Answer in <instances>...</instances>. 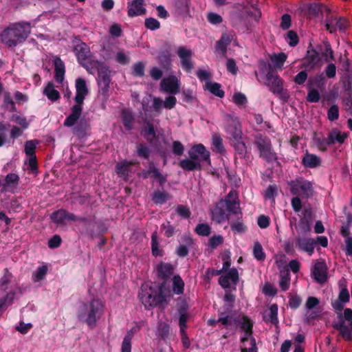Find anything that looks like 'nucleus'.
<instances>
[{"label": "nucleus", "mask_w": 352, "mask_h": 352, "mask_svg": "<svg viewBox=\"0 0 352 352\" xmlns=\"http://www.w3.org/2000/svg\"><path fill=\"white\" fill-rule=\"evenodd\" d=\"M104 311V304L101 300L93 298L79 306L76 316L80 322L85 323L90 329L96 327Z\"/></svg>", "instance_id": "nucleus-1"}, {"label": "nucleus", "mask_w": 352, "mask_h": 352, "mask_svg": "<svg viewBox=\"0 0 352 352\" xmlns=\"http://www.w3.org/2000/svg\"><path fill=\"white\" fill-rule=\"evenodd\" d=\"M31 33V25L28 22L11 24L1 34V39L8 48H14L23 43Z\"/></svg>", "instance_id": "nucleus-2"}, {"label": "nucleus", "mask_w": 352, "mask_h": 352, "mask_svg": "<svg viewBox=\"0 0 352 352\" xmlns=\"http://www.w3.org/2000/svg\"><path fill=\"white\" fill-rule=\"evenodd\" d=\"M189 158L179 161V166L186 171L200 170L201 162L210 164V153L202 144L193 145L188 151Z\"/></svg>", "instance_id": "nucleus-3"}, {"label": "nucleus", "mask_w": 352, "mask_h": 352, "mask_svg": "<svg viewBox=\"0 0 352 352\" xmlns=\"http://www.w3.org/2000/svg\"><path fill=\"white\" fill-rule=\"evenodd\" d=\"M76 96L74 100L76 104L72 107L71 113L65 118L64 121V126H72L77 120L80 118L82 107V104L84 102L86 96L89 94V89L87 86L85 80L82 78H78L75 81Z\"/></svg>", "instance_id": "nucleus-4"}, {"label": "nucleus", "mask_w": 352, "mask_h": 352, "mask_svg": "<svg viewBox=\"0 0 352 352\" xmlns=\"http://www.w3.org/2000/svg\"><path fill=\"white\" fill-rule=\"evenodd\" d=\"M253 144L257 148L259 157L268 163L277 161V154L273 148L271 140L267 136L262 133L254 135Z\"/></svg>", "instance_id": "nucleus-5"}, {"label": "nucleus", "mask_w": 352, "mask_h": 352, "mask_svg": "<svg viewBox=\"0 0 352 352\" xmlns=\"http://www.w3.org/2000/svg\"><path fill=\"white\" fill-rule=\"evenodd\" d=\"M266 79L269 82L270 90L278 96L283 102H287L289 98L288 91L283 89V81L273 70L270 69L266 74Z\"/></svg>", "instance_id": "nucleus-6"}, {"label": "nucleus", "mask_w": 352, "mask_h": 352, "mask_svg": "<svg viewBox=\"0 0 352 352\" xmlns=\"http://www.w3.org/2000/svg\"><path fill=\"white\" fill-rule=\"evenodd\" d=\"M291 193L294 195L309 198L313 195V186L311 182L299 177L289 182Z\"/></svg>", "instance_id": "nucleus-7"}, {"label": "nucleus", "mask_w": 352, "mask_h": 352, "mask_svg": "<svg viewBox=\"0 0 352 352\" xmlns=\"http://www.w3.org/2000/svg\"><path fill=\"white\" fill-rule=\"evenodd\" d=\"M96 63L99 65L97 78L99 92L104 96H107L111 82L110 70L102 63L97 62Z\"/></svg>", "instance_id": "nucleus-8"}, {"label": "nucleus", "mask_w": 352, "mask_h": 352, "mask_svg": "<svg viewBox=\"0 0 352 352\" xmlns=\"http://www.w3.org/2000/svg\"><path fill=\"white\" fill-rule=\"evenodd\" d=\"M180 60V67L186 73H191L195 63L192 59L193 52L186 46H179L176 50Z\"/></svg>", "instance_id": "nucleus-9"}, {"label": "nucleus", "mask_w": 352, "mask_h": 352, "mask_svg": "<svg viewBox=\"0 0 352 352\" xmlns=\"http://www.w3.org/2000/svg\"><path fill=\"white\" fill-rule=\"evenodd\" d=\"M321 67V59L318 52L314 48L308 47L305 56L302 60L301 67L311 72Z\"/></svg>", "instance_id": "nucleus-10"}, {"label": "nucleus", "mask_w": 352, "mask_h": 352, "mask_svg": "<svg viewBox=\"0 0 352 352\" xmlns=\"http://www.w3.org/2000/svg\"><path fill=\"white\" fill-rule=\"evenodd\" d=\"M73 50L78 63L85 67L87 71H89V67L87 65V61L91 57L89 47L85 43L80 42L74 46Z\"/></svg>", "instance_id": "nucleus-11"}, {"label": "nucleus", "mask_w": 352, "mask_h": 352, "mask_svg": "<svg viewBox=\"0 0 352 352\" xmlns=\"http://www.w3.org/2000/svg\"><path fill=\"white\" fill-rule=\"evenodd\" d=\"M339 321L333 322L332 327L339 331V335L343 338L344 340L347 342L352 341V322L348 325L342 318V315H338Z\"/></svg>", "instance_id": "nucleus-12"}, {"label": "nucleus", "mask_w": 352, "mask_h": 352, "mask_svg": "<svg viewBox=\"0 0 352 352\" xmlns=\"http://www.w3.org/2000/svg\"><path fill=\"white\" fill-rule=\"evenodd\" d=\"M311 273L317 283H324L328 278L327 267L324 261H317L312 268Z\"/></svg>", "instance_id": "nucleus-13"}, {"label": "nucleus", "mask_w": 352, "mask_h": 352, "mask_svg": "<svg viewBox=\"0 0 352 352\" xmlns=\"http://www.w3.org/2000/svg\"><path fill=\"white\" fill-rule=\"evenodd\" d=\"M50 219L58 225H63L66 220L77 221V215L68 212L67 210L61 208L53 212L50 214Z\"/></svg>", "instance_id": "nucleus-14"}, {"label": "nucleus", "mask_w": 352, "mask_h": 352, "mask_svg": "<svg viewBox=\"0 0 352 352\" xmlns=\"http://www.w3.org/2000/svg\"><path fill=\"white\" fill-rule=\"evenodd\" d=\"M162 89L166 93L172 95L179 92V85L175 76H170L162 80L160 83Z\"/></svg>", "instance_id": "nucleus-15"}, {"label": "nucleus", "mask_w": 352, "mask_h": 352, "mask_svg": "<svg viewBox=\"0 0 352 352\" xmlns=\"http://www.w3.org/2000/svg\"><path fill=\"white\" fill-rule=\"evenodd\" d=\"M142 300L146 308L150 309L165 302L166 299L162 294L146 292L142 295Z\"/></svg>", "instance_id": "nucleus-16"}, {"label": "nucleus", "mask_w": 352, "mask_h": 352, "mask_svg": "<svg viewBox=\"0 0 352 352\" xmlns=\"http://www.w3.org/2000/svg\"><path fill=\"white\" fill-rule=\"evenodd\" d=\"M144 0H133L131 2H128V16L129 17H134L145 14L146 10L144 7Z\"/></svg>", "instance_id": "nucleus-17"}, {"label": "nucleus", "mask_w": 352, "mask_h": 352, "mask_svg": "<svg viewBox=\"0 0 352 352\" xmlns=\"http://www.w3.org/2000/svg\"><path fill=\"white\" fill-rule=\"evenodd\" d=\"M316 241L314 239L298 236L296 238V247L311 256L314 252Z\"/></svg>", "instance_id": "nucleus-18"}, {"label": "nucleus", "mask_w": 352, "mask_h": 352, "mask_svg": "<svg viewBox=\"0 0 352 352\" xmlns=\"http://www.w3.org/2000/svg\"><path fill=\"white\" fill-rule=\"evenodd\" d=\"M230 145L234 150L235 155H238L247 162H250V153L248 151L247 146L242 139L237 141H231Z\"/></svg>", "instance_id": "nucleus-19"}, {"label": "nucleus", "mask_w": 352, "mask_h": 352, "mask_svg": "<svg viewBox=\"0 0 352 352\" xmlns=\"http://www.w3.org/2000/svg\"><path fill=\"white\" fill-rule=\"evenodd\" d=\"M156 59L163 70L166 72L171 70L173 66L172 58L171 54L168 50H166L160 51Z\"/></svg>", "instance_id": "nucleus-20"}, {"label": "nucleus", "mask_w": 352, "mask_h": 352, "mask_svg": "<svg viewBox=\"0 0 352 352\" xmlns=\"http://www.w3.org/2000/svg\"><path fill=\"white\" fill-rule=\"evenodd\" d=\"M226 132L232 137L231 141H237L242 139L241 125L236 120H232L227 125Z\"/></svg>", "instance_id": "nucleus-21"}, {"label": "nucleus", "mask_w": 352, "mask_h": 352, "mask_svg": "<svg viewBox=\"0 0 352 352\" xmlns=\"http://www.w3.org/2000/svg\"><path fill=\"white\" fill-rule=\"evenodd\" d=\"M228 308L226 309V311L223 312L221 311H218L219 318L218 321L221 323L224 328L227 330L232 329V327L236 324L239 322V318H234L231 315L226 314L228 312Z\"/></svg>", "instance_id": "nucleus-22"}, {"label": "nucleus", "mask_w": 352, "mask_h": 352, "mask_svg": "<svg viewBox=\"0 0 352 352\" xmlns=\"http://www.w3.org/2000/svg\"><path fill=\"white\" fill-rule=\"evenodd\" d=\"M77 221H80L83 223V227L85 231V234L89 236L91 239L98 236V234L95 231V226L96 222L94 218H87L77 216Z\"/></svg>", "instance_id": "nucleus-23"}, {"label": "nucleus", "mask_w": 352, "mask_h": 352, "mask_svg": "<svg viewBox=\"0 0 352 352\" xmlns=\"http://www.w3.org/2000/svg\"><path fill=\"white\" fill-rule=\"evenodd\" d=\"M159 278L166 282L174 273V267L171 263L161 262L157 266Z\"/></svg>", "instance_id": "nucleus-24"}, {"label": "nucleus", "mask_w": 352, "mask_h": 352, "mask_svg": "<svg viewBox=\"0 0 352 352\" xmlns=\"http://www.w3.org/2000/svg\"><path fill=\"white\" fill-rule=\"evenodd\" d=\"M53 62L54 65V78L58 83L61 84L65 78V63L59 56H56Z\"/></svg>", "instance_id": "nucleus-25"}, {"label": "nucleus", "mask_w": 352, "mask_h": 352, "mask_svg": "<svg viewBox=\"0 0 352 352\" xmlns=\"http://www.w3.org/2000/svg\"><path fill=\"white\" fill-rule=\"evenodd\" d=\"M307 10L309 17H317L320 14H322L323 12H327V14L331 13V9L329 8L320 3L309 4Z\"/></svg>", "instance_id": "nucleus-26"}, {"label": "nucleus", "mask_w": 352, "mask_h": 352, "mask_svg": "<svg viewBox=\"0 0 352 352\" xmlns=\"http://www.w3.org/2000/svg\"><path fill=\"white\" fill-rule=\"evenodd\" d=\"M212 217L213 220L219 223H221L226 219H228L223 201H219L217 203L215 207L212 210Z\"/></svg>", "instance_id": "nucleus-27"}, {"label": "nucleus", "mask_w": 352, "mask_h": 352, "mask_svg": "<svg viewBox=\"0 0 352 352\" xmlns=\"http://www.w3.org/2000/svg\"><path fill=\"white\" fill-rule=\"evenodd\" d=\"M140 133L149 143H152L156 138V131L153 123L150 121H145Z\"/></svg>", "instance_id": "nucleus-28"}, {"label": "nucleus", "mask_w": 352, "mask_h": 352, "mask_svg": "<svg viewBox=\"0 0 352 352\" xmlns=\"http://www.w3.org/2000/svg\"><path fill=\"white\" fill-rule=\"evenodd\" d=\"M183 241L185 244H180L177 246L175 253L179 257H186L189 252V248H192L194 241L191 236L185 235L183 237Z\"/></svg>", "instance_id": "nucleus-29"}, {"label": "nucleus", "mask_w": 352, "mask_h": 352, "mask_svg": "<svg viewBox=\"0 0 352 352\" xmlns=\"http://www.w3.org/2000/svg\"><path fill=\"white\" fill-rule=\"evenodd\" d=\"M140 330V327L135 326L129 329L125 334L121 347V352H131V340L135 333Z\"/></svg>", "instance_id": "nucleus-30"}, {"label": "nucleus", "mask_w": 352, "mask_h": 352, "mask_svg": "<svg viewBox=\"0 0 352 352\" xmlns=\"http://www.w3.org/2000/svg\"><path fill=\"white\" fill-rule=\"evenodd\" d=\"M302 164L306 168H314L320 166L321 160L316 155L307 152L302 159Z\"/></svg>", "instance_id": "nucleus-31"}, {"label": "nucleus", "mask_w": 352, "mask_h": 352, "mask_svg": "<svg viewBox=\"0 0 352 352\" xmlns=\"http://www.w3.org/2000/svg\"><path fill=\"white\" fill-rule=\"evenodd\" d=\"M122 124L126 131H131L133 128L135 118L131 110L124 109L121 111Z\"/></svg>", "instance_id": "nucleus-32"}, {"label": "nucleus", "mask_w": 352, "mask_h": 352, "mask_svg": "<svg viewBox=\"0 0 352 352\" xmlns=\"http://www.w3.org/2000/svg\"><path fill=\"white\" fill-rule=\"evenodd\" d=\"M325 86V77L323 73L317 74L314 77H309L307 84V88L322 89Z\"/></svg>", "instance_id": "nucleus-33"}, {"label": "nucleus", "mask_w": 352, "mask_h": 352, "mask_svg": "<svg viewBox=\"0 0 352 352\" xmlns=\"http://www.w3.org/2000/svg\"><path fill=\"white\" fill-rule=\"evenodd\" d=\"M43 94L52 102L57 101L60 98V93L58 90L55 89L54 84L52 81L47 82L43 89Z\"/></svg>", "instance_id": "nucleus-34"}, {"label": "nucleus", "mask_w": 352, "mask_h": 352, "mask_svg": "<svg viewBox=\"0 0 352 352\" xmlns=\"http://www.w3.org/2000/svg\"><path fill=\"white\" fill-rule=\"evenodd\" d=\"M236 324H239L241 329L248 336L252 335L254 324L252 320L248 316L243 315L241 320L239 319V322Z\"/></svg>", "instance_id": "nucleus-35"}, {"label": "nucleus", "mask_w": 352, "mask_h": 352, "mask_svg": "<svg viewBox=\"0 0 352 352\" xmlns=\"http://www.w3.org/2000/svg\"><path fill=\"white\" fill-rule=\"evenodd\" d=\"M171 198V195L169 192L164 190H155L152 195V201L156 205L164 204Z\"/></svg>", "instance_id": "nucleus-36"}, {"label": "nucleus", "mask_w": 352, "mask_h": 352, "mask_svg": "<svg viewBox=\"0 0 352 352\" xmlns=\"http://www.w3.org/2000/svg\"><path fill=\"white\" fill-rule=\"evenodd\" d=\"M19 182V176L15 173H8L5 179L3 184V189L1 190V192L8 191V188H16Z\"/></svg>", "instance_id": "nucleus-37"}, {"label": "nucleus", "mask_w": 352, "mask_h": 352, "mask_svg": "<svg viewBox=\"0 0 352 352\" xmlns=\"http://www.w3.org/2000/svg\"><path fill=\"white\" fill-rule=\"evenodd\" d=\"M205 87L215 96L221 98L225 96V92L221 89V85L218 82L208 81L205 84Z\"/></svg>", "instance_id": "nucleus-38"}, {"label": "nucleus", "mask_w": 352, "mask_h": 352, "mask_svg": "<svg viewBox=\"0 0 352 352\" xmlns=\"http://www.w3.org/2000/svg\"><path fill=\"white\" fill-rule=\"evenodd\" d=\"M279 286L283 291H287L290 285V272L289 269L285 268L280 271Z\"/></svg>", "instance_id": "nucleus-39"}, {"label": "nucleus", "mask_w": 352, "mask_h": 352, "mask_svg": "<svg viewBox=\"0 0 352 352\" xmlns=\"http://www.w3.org/2000/svg\"><path fill=\"white\" fill-rule=\"evenodd\" d=\"M317 48L321 52L322 56L324 57L325 61L328 62L330 60H334L333 52L331 49V46L328 41H324L322 45H318Z\"/></svg>", "instance_id": "nucleus-40"}, {"label": "nucleus", "mask_w": 352, "mask_h": 352, "mask_svg": "<svg viewBox=\"0 0 352 352\" xmlns=\"http://www.w3.org/2000/svg\"><path fill=\"white\" fill-rule=\"evenodd\" d=\"M278 308L276 304L272 305L270 307V313L263 317L264 321L277 325L278 323Z\"/></svg>", "instance_id": "nucleus-41"}, {"label": "nucleus", "mask_w": 352, "mask_h": 352, "mask_svg": "<svg viewBox=\"0 0 352 352\" xmlns=\"http://www.w3.org/2000/svg\"><path fill=\"white\" fill-rule=\"evenodd\" d=\"M348 137V133H341L337 129H333L331 132L329 133V140L334 144L336 142L340 144H343L344 140Z\"/></svg>", "instance_id": "nucleus-42"}, {"label": "nucleus", "mask_w": 352, "mask_h": 352, "mask_svg": "<svg viewBox=\"0 0 352 352\" xmlns=\"http://www.w3.org/2000/svg\"><path fill=\"white\" fill-rule=\"evenodd\" d=\"M3 107L9 112L13 113L16 111L15 103L10 93L8 91H6L3 94Z\"/></svg>", "instance_id": "nucleus-43"}, {"label": "nucleus", "mask_w": 352, "mask_h": 352, "mask_svg": "<svg viewBox=\"0 0 352 352\" xmlns=\"http://www.w3.org/2000/svg\"><path fill=\"white\" fill-rule=\"evenodd\" d=\"M16 296V292L12 290L0 298V311L6 309L8 306L12 305Z\"/></svg>", "instance_id": "nucleus-44"}, {"label": "nucleus", "mask_w": 352, "mask_h": 352, "mask_svg": "<svg viewBox=\"0 0 352 352\" xmlns=\"http://www.w3.org/2000/svg\"><path fill=\"white\" fill-rule=\"evenodd\" d=\"M151 251L152 254L157 257L162 256L163 250L160 248L159 241L157 239V232L155 231L151 234Z\"/></svg>", "instance_id": "nucleus-45"}, {"label": "nucleus", "mask_w": 352, "mask_h": 352, "mask_svg": "<svg viewBox=\"0 0 352 352\" xmlns=\"http://www.w3.org/2000/svg\"><path fill=\"white\" fill-rule=\"evenodd\" d=\"M13 276L8 268H5L4 274L0 278V289L6 292L9 288Z\"/></svg>", "instance_id": "nucleus-46"}, {"label": "nucleus", "mask_w": 352, "mask_h": 352, "mask_svg": "<svg viewBox=\"0 0 352 352\" xmlns=\"http://www.w3.org/2000/svg\"><path fill=\"white\" fill-rule=\"evenodd\" d=\"M184 282L179 275H175L173 278V291L175 294L180 295L184 293Z\"/></svg>", "instance_id": "nucleus-47"}, {"label": "nucleus", "mask_w": 352, "mask_h": 352, "mask_svg": "<svg viewBox=\"0 0 352 352\" xmlns=\"http://www.w3.org/2000/svg\"><path fill=\"white\" fill-rule=\"evenodd\" d=\"M231 192H229L225 199H221L220 201H223V206L226 210L232 212V214H237V211L235 210L239 206V204L235 200L230 199Z\"/></svg>", "instance_id": "nucleus-48"}, {"label": "nucleus", "mask_w": 352, "mask_h": 352, "mask_svg": "<svg viewBox=\"0 0 352 352\" xmlns=\"http://www.w3.org/2000/svg\"><path fill=\"white\" fill-rule=\"evenodd\" d=\"M48 267L46 265L39 266L37 270L32 274V280L34 283L43 280L47 273Z\"/></svg>", "instance_id": "nucleus-49"}, {"label": "nucleus", "mask_w": 352, "mask_h": 352, "mask_svg": "<svg viewBox=\"0 0 352 352\" xmlns=\"http://www.w3.org/2000/svg\"><path fill=\"white\" fill-rule=\"evenodd\" d=\"M241 217L238 219L237 221H233L230 223V228L231 230L238 234L244 233L247 231L248 228L247 226L243 223V221L241 220V212H240Z\"/></svg>", "instance_id": "nucleus-50"}, {"label": "nucleus", "mask_w": 352, "mask_h": 352, "mask_svg": "<svg viewBox=\"0 0 352 352\" xmlns=\"http://www.w3.org/2000/svg\"><path fill=\"white\" fill-rule=\"evenodd\" d=\"M231 43V38L226 34H223L221 38L217 43V48L223 54H226L227 47Z\"/></svg>", "instance_id": "nucleus-51"}, {"label": "nucleus", "mask_w": 352, "mask_h": 352, "mask_svg": "<svg viewBox=\"0 0 352 352\" xmlns=\"http://www.w3.org/2000/svg\"><path fill=\"white\" fill-rule=\"evenodd\" d=\"M286 59L287 55L284 52H280L277 54H274L271 57V60L276 68H282Z\"/></svg>", "instance_id": "nucleus-52"}, {"label": "nucleus", "mask_w": 352, "mask_h": 352, "mask_svg": "<svg viewBox=\"0 0 352 352\" xmlns=\"http://www.w3.org/2000/svg\"><path fill=\"white\" fill-rule=\"evenodd\" d=\"M253 256L258 261H263L265 259V253L263 251L261 244L256 241L253 246Z\"/></svg>", "instance_id": "nucleus-53"}, {"label": "nucleus", "mask_w": 352, "mask_h": 352, "mask_svg": "<svg viewBox=\"0 0 352 352\" xmlns=\"http://www.w3.org/2000/svg\"><path fill=\"white\" fill-rule=\"evenodd\" d=\"M212 140L214 151L219 153L225 152L226 149L223 144V140L219 135L215 134L212 135Z\"/></svg>", "instance_id": "nucleus-54"}, {"label": "nucleus", "mask_w": 352, "mask_h": 352, "mask_svg": "<svg viewBox=\"0 0 352 352\" xmlns=\"http://www.w3.org/2000/svg\"><path fill=\"white\" fill-rule=\"evenodd\" d=\"M38 144V140H28L25 142V153L28 156H35L36 145Z\"/></svg>", "instance_id": "nucleus-55"}, {"label": "nucleus", "mask_w": 352, "mask_h": 352, "mask_svg": "<svg viewBox=\"0 0 352 352\" xmlns=\"http://www.w3.org/2000/svg\"><path fill=\"white\" fill-rule=\"evenodd\" d=\"M136 152L138 157L145 160H148L151 154L150 148L144 143L138 144Z\"/></svg>", "instance_id": "nucleus-56"}, {"label": "nucleus", "mask_w": 352, "mask_h": 352, "mask_svg": "<svg viewBox=\"0 0 352 352\" xmlns=\"http://www.w3.org/2000/svg\"><path fill=\"white\" fill-rule=\"evenodd\" d=\"M153 168L157 172H151L150 177L155 179L160 186H163L167 182L166 176L162 175L159 169L155 166V163L153 162Z\"/></svg>", "instance_id": "nucleus-57"}, {"label": "nucleus", "mask_w": 352, "mask_h": 352, "mask_svg": "<svg viewBox=\"0 0 352 352\" xmlns=\"http://www.w3.org/2000/svg\"><path fill=\"white\" fill-rule=\"evenodd\" d=\"M170 334L169 324L161 322L157 327V336L162 340H165Z\"/></svg>", "instance_id": "nucleus-58"}, {"label": "nucleus", "mask_w": 352, "mask_h": 352, "mask_svg": "<svg viewBox=\"0 0 352 352\" xmlns=\"http://www.w3.org/2000/svg\"><path fill=\"white\" fill-rule=\"evenodd\" d=\"M88 124L86 121L80 120L74 128L75 134L79 137H83L86 135Z\"/></svg>", "instance_id": "nucleus-59"}, {"label": "nucleus", "mask_w": 352, "mask_h": 352, "mask_svg": "<svg viewBox=\"0 0 352 352\" xmlns=\"http://www.w3.org/2000/svg\"><path fill=\"white\" fill-rule=\"evenodd\" d=\"M285 40L291 47L296 46L299 43L298 34L294 30H289L286 34Z\"/></svg>", "instance_id": "nucleus-60"}, {"label": "nucleus", "mask_w": 352, "mask_h": 352, "mask_svg": "<svg viewBox=\"0 0 352 352\" xmlns=\"http://www.w3.org/2000/svg\"><path fill=\"white\" fill-rule=\"evenodd\" d=\"M315 141L317 146L321 151H326L327 147L332 145V143L329 140V135L327 138H316Z\"/></svg>", "instance_id": "nucleus-61"}, {"label": "nucleus", "mask_w": 352, "mask_h": 352, "mask_svg": "<svg viewBox=\"0 0 352 352\" xmlns=\"http://www.w3.org/2000/svg\"><path fill=\"white\" fill-rule=\"evenodd\" d=\"M308 94L307 96V100L309 102H318L320 100V95L319 91L315 88H307Z\"/></svg>", "instance_id": "nucleus-62"}, {"label": "nucleus", "mask_w": 352, "mask_h": 352, "mask_svg": "<svg viewBox=\"0 0 352 352\" xmlns=\"http://www.w3.org/2000/svg\"><path fill=\"white\" fill-rule=\"evenodd\" d=\"M195 231L200 236H206L210 234L211 228L206 223H199L196 226Z\"/></svg>", "instance_id": "nucleus-63"}, {"label": "nucleus", "mask_w": 352, "mask_h": 352, "mask_svg": "<svg viewBox=\"0 0 352 352\" xmlns=\"http://www.w3.org/2000/svg\"><path fill=\"white\" fill-rule=\"evenodd\" d=\"M176 213L184 219H188L191 215L190 209L184 205H178L175 209Z\"/></svg>", "instance_id": "nucleus-64"}]
</instances>
